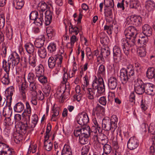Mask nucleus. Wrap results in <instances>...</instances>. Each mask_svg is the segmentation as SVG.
Masks as SVG:
<instances>
[{"mask_svg":"<svg viewBox=\"0 0 155 155\" xmlns=\"http://www.w3.org/2000/svg\"><path fill=\"white\" fill-rule=\"evenodd\" d=\"M24 4V0H14L13 4L17 9H21L23 6Z\"/></svg>","mask_w":155,"mask_h":155,"instance_id":"30","label":"nucleus"},{"mask_svg":"<svg viewBox=\"0 0 155 155\" xmlns=\"http://www.w3.org/2000/svg\"><path fill=\"white\" fill-rule=\"evenodd\" d=\"M70 90V87L69 84H63L58 88L57 92V94H58L59 96H61L65 92L69 93Z\"/></svg>","mask_w":155,"mask_h":155,"instance_id":"13","label":"nucleus"},{"mask_svg":"<svg viewBox=\"0 0 155 155\" xmlns=\"http://www.w3.org/2000/svg\"><path fill=\"white\" fill-rule=\"evenodd\" d=\"M61 155H72V152L69 146H64L62 151Z\"/></svg>","mask_w":155,"mask_h":155,"instance_id":"36","label":"nucleus"},{"mask_svg":"<svg viewBox=\"0 0 155 155\" xmlns=\"http://www.w3.org/2000/svg\"><path fill=\"white\" fill-rule=\"evenodd\" d=\"M99 102L103 105H106L107 103L106 97L105 96L101 97L99 100Z\"/></svg>","mask_w":155,"mask_h":155,"instance_id":"61","label":"nucleus"},{"mask_svg":"<svg viewBox=\"0 0 155 155\" xmlns=\"http://www.w3.org/2000/svg\"><path fill=\"white\" fill-rule=\"evenodd\" d=\"M36 83V82L29 83V86L28 88L30 91H36L37 89Z\"/></svg>","mask_w":155,"mask_h":155,"instance_id":"59","label":"nucleus"},{"mask_svg":"<svg viewBox=\"0 0 155 155\" xmlns=\"http://www.w3.org/2000/svg\"><path fill=\"white\" fill-rule=\"evenodd\" d=\"M104 152L105 154H109L111 150V148L110 145L105 144L103 147Z\"/></svg>","mask_w":155,"mask_h":155,"instance_id":"47","label":"nucleus"},{"mask_svg":"<svg viewBox=\"0 0 155 155\" xmlns=\"http://www.w3.org/2000/svg\"><path fill=\"white\" fill-rule=\"evenodd\" d=\"M6 91L8 94V95L7 96V100L10 101L11 102V100H12V97L15 92L14 87L13 86H10L6 89Z\"/></svg>","mask_w":155,"mask_h":155,"instance_id":"20","label":"nucleus"},{"mask_svg":"<svg viewBox=\"0 0 155 155\" xmlns=\"http://www.w3.org/2000/svg\"><path fill=\"white\" fill-rule=\"evenodd\" d=\"M93 89L87 88V93L88 94V98L89 99H93L95 95L94 90H97L99 94H103L105 91V86L102 78H99L94 79L93 82Z\"/></svg>","mask_w":155,"mask_h":155,"instance_id":"2","label":"nucleus"},{"mask_svg":"<svg viewBox=\"0 0 155 155\" xmlns=\"http://www.w3.org/2000/svg\"><path fill=\"white\" fill-rule=\"evenodd\" d=\"M132 68V65L129 64L127 66V69L122 68L121 69L120 77L123 83H126L134 75V72Z\"/></svg>","mask_w":155,"mask_h":155,"instance_id":"3","label":"nucleus"},{"mask_svg":"<svg viewBox=\"0 0 155 155\" xmlns=\"http://www.w3.org/2000/svg\"><path fill=\"white\" fill-rule=\"evenodd\" d=\"M110 121L113 125V127L116 129L117 127V124L118 121V119L116 116L113 115L111 117Z\"/></svg>","mask_w":155,"mask_h":155,"instance_id":"43","label":"nucleus"},{"mask_svg":"<svg viewBox=\"0 0 155 155\" xmlns=\"http://www.w3.org/2000/svg\"><path fill=\"white\" fill-rule=\"evenodd\" d=\"M20 131V132L21 133V134L16 132L14 134V140L15 142L16 143H19L23 139V135L24 134Z\"/></svg>","mask_w":155,"mask_h":155,"instance_id":"23","label":"nucleus"},{"mask_svg":"<svg viewBox=\"0 0 155 155\" xmlns=\"http://www.w3.org/2000/svg\"><path fill=\"white\" fill-rule=\"evenodd\" d=\"M48 8H49L46 3L44 1H41L38 4L37 9L41 13H43Z\"/></svg>","mask_w":155,"mask_h":155,"instance_id":"21","label":"nucleus"},{"mask_svg":"<svg viewBox=\"0 0 155 155\" xmlns=\"http://www.w3.org/2000/svg\"><path fill=\"white\" fill-rule=\"evenodd\" d=\"M60 54H58L55 55L54 57V60L55 63L57 64L58 66L59 67H61V64L62 61L63 53L60 52Z\"/></svg>","mask_w":155,"mask_h":155,"instance_id":"22","label":"nucleus"},{"mask_svg":"<svg viewBox=\"0 0 155 155\" xmlns=\"http://www.w3.org/2000/svg\"><path fill=\"white\" fill-rule=\"evenodd\" d=\"M36 75L32 72H30L28 76V80L29 83L36 82L37 80Z\"/></svg>","mask_w":155,"mask_h":155,"instance_id":"41","label":"nucleus"},{"mask_svg":"<svg viewBox=\"0 0 155 155\" xmlns=\"http://www.w3.org/2000/svg\"><path fill=\"white\" fill-rule=\"evenodd\" d=\"M108 84L110 89L115 90L117 85V80L116 78L114 77H111L108 79Z\"/></svg>","mask_w":155,"mask_h":155,"instance_id":"14","label":"nucleus"},{"mask_svg":"<svg viewBox=\"0 0 155 155\" xmlns=\"http://www.w3.org/2000/svg\"><path fill=\"white\" fill-rule=\"evenodd\" d=\"M114 8H105V15L107 17L110 16L112 15V10Z\"/></svg>","mask_w":155,"mask_h":155,"instance_id":"56","label":"nucleus"},{"mask_svg":"<svg viewBox=\"0 0 155 155\" xmlns=\"http://www.w3.org/2000/svg\"><path fill=\"white\" fill-rule=\"evenodd\" d=\"M25 47L27 52L29 54H32L35 51V47L31 43H26L25 45Z\"/></svg>","mask_w":155,"mask_h":155,"instance_id":"25","label":"nucleus"},{"mask_svg":"<svg viewBox=\"0 0 155 155\" xmlns=\"http://www.w3.org/2000/svg\"><path fill=\"white\" fill-rule=\"evenodd\" d=\"M146 53L145 47H142L139 50V54L140 57H141L145 56L146 55Z\"/></svg>","mask_w":155,"mask_h":155,"instance_id":"58","label":"nucleus"},{"mask_svg":"<svg viewBox=\"0 0 155 155\" xmlns=\"http://www.w3.org/2000/svg\"><path fill=\"white\" fill-rule=\"evenodd\" d=\"M142 33L146 36H150L152 34V29L150 26L145 24L142 27Z\"/></svg>","mask_w":155,"mask_h":155,"instance_id":"16","label":"nucleus"},{"mask_svg":"<svg viewBox=\"0 0 155 155\" xmlns=\"http://www.w3.org/2000/svg\"><path fill=\"white\" fill-rule=\"evenodd\" d=\"M64 73L63 74V77H62L63 80L62 82L63 84H68V83H69L67 82V81L69 75L68 73H67L66 72H65L64 69Z\"/></svg>","mask_w":155,"mask_h":155,"instance_id":"55","label":"nucleus"},{"mask_svg":"<svg viewBox=\"0 0 155 155\" xmlns=\"http://www.w3.org/2000/svg\"><path fill=\"white\" fill-rule=\"evenodd\" d=\"M105 8H114V2L113 0H104Z\"/></svg>","mask_w":155,"mask_h":155,"instance_id":"46","label":"nucleus"},{"mask_svg":"<svg viewBox=\"0 0 155 155\" xmlns=\"http://www.w3.org/2000/svg\"><path fill=\"white\" fill-rule=\"evenodd\" d=\"M45 41V38H37L35 41V47L38 48V49L41 48V47H44L43 46L44 42Z\"/></svg>","mask_w":155,"mask_h":155,"instance_id":"27","label":"nucleus"},{"mask_svg":"<svg viewBox=\"0 0 155 155\" xmlns=\"http://www.w3.org/2000/svg\"><path fill=\"white\" fill-rule=\"evenodd\" d=\"M35 70L36 76L44 75V69L42 64H40L37 66L35 68Z\"/></svg>","mask_w":155,"mask_h":155,"instance_id":"24","label":"nucleus"},{"mask_svg":"<svg viewBox=\"0 0 155 155\" xmlns=\"http://www.w3.org/2000/svg\"><path fill=\"white\" fill-rule=\"evenodd\" d=\"M49 138L47 136L45 137L44 146L45 149L48 151H50L51 150L53 146L52 143L48 140Z\"/></svg>","mask_w":155,"mask_h":155,"instance_id":"18","label":"nucleus"},{"mask_svg":"<svg viewBox=\"0 0 155 155\" xmlns=\"http://www.w3.org/2000/svg\"><path fill=\"white\" fill-rule=\"evenodd\" d=\"M93 121L94 126H93L92 128L93 129L94 128L95 129H97L99 133H101L102 132V127H101L100 125L98 123L96 118L95 117L93 119Z\"/></svg>","mask_w":155,"mask_h":155,"instance_id":"31","label":"nucleus"},{"mask_svg":"<svg viewBox=\"0 0 155 155\" xmlns=\"http://www.w3.org/2000/svg\"><path fill=\"white\" fill-rule=\"evenodd\" d=\"M45 13V24L46 25H48L51 23L52 21L53 13L49 10H47Z\"/></svg>","mask_w":155,"mask_h":155,"instance_id":"17","label":"nucleus"},{"mask_svg":"<svg viewBox=\"0 0 155 155\" xmlns=\"http://www.w3.org/2000/svg\"><path fill=\"white\" fill-rule=\"evenodd\" d=\"M35 125V124L32 122L28 123L27 121H25L21 122V125L19 127V129L21 131L20 132L25 134L27 131H29L32 130Z\"/></svg>","mask_w":155,"mask_h":155,"instance_id":"5","label":"nucleus"},{"mask_svg":"<svg viewBox=\"0 0 155 155\" xmlns=\"http://www.w3.org/2000/svg\"><path fill=\"white\" fill-rule=\"evenodd\" d=\"M43 13H40L39 17H38L34 21L33 23L39 26H42L44 21L43 18Z\"/></svg>","mask_w":155,"mask_h":155,"instance_id":"26","label":"nucleus"},{"mask_svg":"<svg viewBox=\"0 0 155 155\" xmlns=\"http://www.w3.org/2000/svg\"><path fill=\"white\" fill-rule=\"evenodd\" d=\"M12 62L8 59L7 61L5 59L3 60L2 61V68L6 73H9L10 69H13L15 66L12 67Z\"/></svg>","mask_w":155,"mask_h":155,"instance_id":"12","label":"nucleus"},{"mask_svg":"<svg viewBox=\"0 0 155 155\" xmlns=\"http://www.w3.org/2000/svg\"><path fill=\"white\" fill-rule=\"evenodd\" d=\"M48 51L51 53L55 51L56 49V45L54 43H51L48 47Z\"/></svg>","mask_w":155,"mask_h":155,"instance_id":"51","label":"nucleus"},{"mask_svg":"<svg viewBox=\"0 0 155 155\" xmlns=\"http://www.w3.org/2000/svg\"><path fill=\"white\" fill-rule=\"evenodd\" d=\"M135 22L134 25L136 26H139L142 23V20L141 18L139 16L135 15Z\"/></svg>","mask_w":155,"mask_h":155,"instance_id":"50","label":"nucleus"},{"mask_svg":"<svg viewBox=\"0 0 155 155\" xmlns=\"http://www.w3.org/2000/svg\"><path fill=\"white\" fill-rule=\"evenodd\" d=\"M24 106L21 102L17 103L14 106V111L17 112H21L24 109Z\"/></svg>","mask_w":155,"mask_h":155,"instance_id":"33","label":"nucleus"},{"mask_svg":"<svg viewBox=\"0 0 155 155\" xmlns=\"http://www.w3.org/2000/svg\"><path fill=\"white\" fill-rule=\"evenodd\" d=\"M81 135L89 137L90 135V128L88 126L85 125V127L81 129Z\"/></svg>","mask_w":155,"mask_h":155,"instance_id":"29","label":"nucleus"},{"mask_svg":"<svg viewBox=\"0 0 155 155\" xmlns=\"http://www.w3.org/2000/svg\"><path fill=\"white\" fill-rule=\"evenodd\" d=\"M137 34L136 28L132 25L129 26L124 31L126 38L129 40L123 38L121 41L123 51L127 56L129 54L130 47L133 46L135 45V38Z\"/></svg>","mask_w":155,"mask_h":155,"instance_id":"1","label":"nucleus"},{"mask_svg":"<svg viewBox=\"0 0 155 155\" xmlns=\"http://www.w3.org/2000/svg\"><path fill=\"white\" fill-rule=\"evenodd\" d=\"M89 119L87 113H79L77 116L78 123L81 126H84L89 121Z\"/></svg>","mask_w":155,"mask_h":155,"instance_id":"6","label":"nucleus"},{"mask_svg":"<svg viewBox=\"0 0 155 155\" xmlns=\"http://www.w3.org/2000/svg\"><path fill=\"white\" fill-rule=\"evenodd\" d=\"M113 28L112 25H107L104 26V30L106 31L108 34H112Z\"/></svg>","mask_w":155,"mask_h":155,"instance_id":"53","label":"nucleus"},{"mask_svg":"<svg viewBox=\"0 0 155 155\" xmlns=\"http://www.w3.org/2000/svg\"><path fill=\"white\" fill-rule=\"evenodd\" d=\"M31 56L29 55V63L30 65L32 67H35L36 65V63L37 61L36 56L35 55L31 58Z\"/></svg>","mask_w":155,"mask_h":155,"instance_id":"40","label":"nucleus"},{"mask_svg":"<svg viewBox=\"0 0 155 155\" xmlns=\"http://www.w3.org/2000/svg\"><path fill=\"white\" fill-rule=\"evenodd\" d=\"M140 5L138 0H130V7L131 8H137Z\"/></svg>","mask_w":155,"mask_h":155,"instance_id":"38","label":"nucleus"},{"mask_svg":"<svg viewBox=\"0 0 155 155\" xmlns=\"http://www.w3.org/2000/svg\"><path fill=\"white\" fill-rule=\"evenodd\" d=\"M4 30L5 33L6 35L9 40H11L12 38L13 35V30L12 28L10 27H6L5 28Z\"/></svg>","mask_w":155,"mask_h":155,"instance_id":"32","label":"nucleus"},{"mask_svg":"<svg viewBox=\"0 0 155 155\" xmlns=\"http://www.w3.org/2000/svg\"><path fill=\"white\" fill-rule=\"evenodd\" d=\"M37 97L38 99L42 101L44 99V95L41 91L39 90L38 91L37 93Z\"/></svg>","mask_w":155,"mask_h":155,"instance_id":"64","label":"nucleus"},{"mask_svg":"<svg viewBox=\"0 0 155 155\" xmlns=\"http://www.w3.org/2000/svg\"><path fill=\"white\" fill-rule=\"evenodd\" d=\"M13 153H14L13 150L9 148L2 153H0V155H12Z\"/></svg>","mask_w":155,"mask_h":155,"instance_id":"60","label":"nucleus"},{"mask_svg":"<svg viewBox=\"0 0 155 155\" xmlns=\"http://www.w3.org/2000/svg\"><path fill=\"white\" fill-rule=\"evenodd\" d=\"M148 41V37L146 36L140 37V38L137 40V43L139 45H140L142 47H145Z\"/></svg>","mask_w":155,"mask_h":155,"instance_id":"19","label":"nucleus"},{"mask_svg":"<svg viewBox=\"0 0 155 155\" xmlns=\"http://www.w3.org/2000/svg\"><path fill=\"white\" fill-rule=\"evenodd\" d=\"M102 125L103 129L106 131L111 130L112 132H114L116 129L113 127L109 118H104L102 120Z\"/></svg>","mask_w":155,"mask_h":155,"instance_id":"7","label":"nucleus"},{"mask_svg":"<svg viewBox=\"0 0 155 155\" xmlns=\"http://www.w3.org/2000/svg\"><path fill=\"white\" fill-rule=\"evenodd\" d=\"M39 81L42 84H45L47 82V79L46 77L43 75L37 76Z\"/></svg>","mask_w":155,"mask_h":155,"instance_id":"57","label":"nucleus"},{"mask_svg":"<svg viewBox=\"0 0 155 155\" xmlns=\"http://www.w3.org/2000/svg\"><path fill=\"white\" fill-rule=\"evenodd\" d=\"M135 15H132L128 17L126 19V25L127 26H130L134 25L135 22Z\"/></svg>","mask_w":155,"mask_h":155,"instance_id":"37","label":"nucleus"},{"mask_svg":"<svg viewBox=\"0 0 155 155\" xmlns=\"http://www.w3.org/2000/svg\"><path fill=\"white\" fill-rule=\"evenodd\" d=\"M48 64L49 68L52 69L55 65L56 63L54 58L53 57H50L48 60Z\"/></svg>","mask_w":155,"mask_h":155,"instance_id":"44","label":"nucleus"},{"mask_svg":"<svg viewBox=\"0 0 155 155\" xmlns=\"http://www.w3.org/2000/svg\"><path fill=\"white\" fill-rule=\"evenodd\" d=\"M110 52L109 49L108 48L102 47L101 49V55L107 57L110 55Z\"/></svg>","mask_w":155,"mask_h":155,"instance_id":"45","label":"nucleus"},{"mask_svg":"<svg viewBox=\"0 0 155 155\" xmlns=\"http://www.w3.org/2000/svg\"><path fill=\"white\" fill-rule=\"evenodd\" d=\"M90 146L87 145L84 146L81 150V155H87L89 150Z\"/></svg>","mask_w":155,"mask_h":155,"instance_id":"48","label":"nucleus"},{"mask_svg":"<svg viewBox=\"0 0 155 155\" xmlns=\"http://www.w3.org/2000/svg\"><path fill=\"white\" fill-rule=\"evenodd\" d=\"M88 137H86L83 135L80 136L79 137V141L80 143L82 144H84L86 143L87 141V138Z\"/></svg>","mask_w":155,"mask_h":155,"instance_id":"54","label":"nucleus"},{"mask_svg":"<svg viewBox=\"0 0 155 155\" xmlns=\"http://www.w3.org/2000/svg\"><path fill=\"white\" fill-rule=\"evenodd\" d=\"M104 108L99 104H97L96 107L93 109L92 114L94 116H101L104 114Z\"/></svg>","mask_w":155,"mask_h":155,"instance_id":"8","label":"nucleus"},{"mask_svg":"<svg viewBox=\"0 0 155 155\" xmlns=\"http://www.w3.org/2000/svg\"><path fill=\"white\" fill-rule=\"evenodd\" d=\"M6 127L11 126L14 124V121L13 120H12L10 117L6 118L4 120Z\"/></svg>","mask_w":155,"mask_h":155,"instance_id":"52","label":"nucleus"},{"mask_svg":"<svg viewBox=\"0 0 155 155\" xmlns=\"http://www.w3.org/2000/svg\"><path fill=\"white\" fill-rule=\"evenodd\" d=\"M145 93L148 95H153L155 94V86L150 83L145 84Z\"/></svg>","mask_w":155,"mask_h":155,"instance_id":"15","label":"nucleus"},{"mask_svg":"<svg viewBox=\"0 0 155 155\" xmlns=\"http://www.w3.org/2000/svg\"><path fill=\"white\" fill-rule=\"evenodd\" d=\"M12 62V67L17 65L20 61V57L16 52H14L11 54L8 58Z\"/></svg>","mask_w":155,"mask_h":155,"instance_id":"11","label":"nucleus"},{"mask_svg":"<svg viewBox=\"0 0 155 155\" xmlns=\"http://www.w3.org/2000/svg\"><path fill=\"white\" fill-rule=\"evenodd\" d=\"M38 53L40 57L42 58H45L47 55L46 50L44 47L38 48Z\"/></svg>","mask_w":155,"mask_h":155,"instance_id":"34","label":"nucleus"},{"mask_svg":"<svg viewBox=\"0 0 155 155\" xmlns=\"http://www.w3.org/2000/svg\"><path fill=\"white\" fill-rule=\"evenodd\" d=\"M74 134L75 137H78L79 136V137H80V136L81 134V129H75L74 130Z\"/></svg>","mask_w":155,"mask_h":155,"instance_id":"63","label":"nucleus"},{"mask_svg":"<svg viewBox=\"0 0 155 155\" xmlns=\"http://www.w3.org/2000/svg\"><path fill=\"white\" fill-rule=\"evenodd\" d=\"M134 82V90L137 94H142L145 92V84L140 79H137Z\"/></svg>","mask_w":155,"mask_h":155,"instance_id":"4","label":"nucleus"},{"mask_svg":"<svg viewBox=\"0 0 155 155\" xmlns=\"http://www.w3.org/2000/svg\"><path fill=\"white\" fill-rule=\"evenodd\" d=\"M51 87L49 85H47L45 86V88L44 89L43 91L47 96L50 93Z\"/></svg>","mask_w":155,"mask_h":155,"instance_id":"62","label":"nucleus"},{"mask_svg":"<svg viewBox=\"0 0 155 155\" xmlns=\"http://www.w3.org/2000/svg\"><path fill=\"white\" fill-rule=\"evenodd\" d=\"M9 74L6 73L1 79V82L5 85H8L10 83L9 78Z\"/></svg>","mask_w":155,"mask_h":155,"instance_id":"42","label":"nucleus"},{"mask_svg":"<svg viewBox=\"0 0 155 155\" xmlns=\"http://www.w3.org/2000/svg\"><path fill=\"white\" fill-rule=\"evenodd\" d=\"M113 52L114 61L116 62L119 61L122 58V54L120 48L117 46H114L113 49Z\"/></svg>","mask_w":155,"mask_h":155,"instance_id":"10","label":"nucleus"},{"mask_svg":"<svg viewBox=\"0 0 155 155\" xmlns=\"http://www.w3.org/2000/svg\"><path fill=\"white\" fill-rule=\"evenodd\" d=\"M38 15V14L37 11H32L29 15V19L30 20L34 21L37 18Z\"/></svg>","mask_w":155,"mask_h":155,"instance_id":"49","label":"nucleus"},{"mask_svg":"<svg viewBox=\"0 0 155 155\" xmlns=\"http://www.w3.org/2000/svg\"><path fill=\"white\" fill-rule=\"evenodd\" d=\"M154 68L153 67L148 68L147 72V76L149 79L154 78L155 79Z\"/></svg>","mask_w":155,"mask_h":155,"instance_id":"28","label":"nucleus"},{"mask_svg":"<svg viewBox=\"0 0 155 155\" xmlns=\"http://www.w3.org/2000/svg\"><path fill=\"white\" fill-rule=\"evenodd\" d=\"M139 144V140L135 137H131L128 141L127 147L129 149L133 150L136 148Z\"/></svg>","mask_w":155,"mask_h":155,"instance_id":"9","label":"nucleus"},{"mask_svg":"<svg viewBox=\"0 0 155 155\" xmlns=\"http://www.w3.org/2000/svg\"><path fill=\"white\" fill-rule=\"evenodd\" d=\"M105 74V66L101 64L99 67L98 70V76L99 78H101L104 76Z\"/></svg>","mask_w":155,"mask_h":155,"instance_id":"35","label":"nucleus"},{"mask_svg":"<svg viewBox=\"0 0 155 155\" xmlns=\"http://www.w3.org/2000/svg\"><path fill=\"white\" fill-rule=\"evenodd\" d=\"M145 7L149 10H151L155 6L154 2L151 0H147L145 2Z\"/></svg>","mask_w":155,"mask_h":155,"instance_id":"39","label":"nucleus"}]
</instances>
